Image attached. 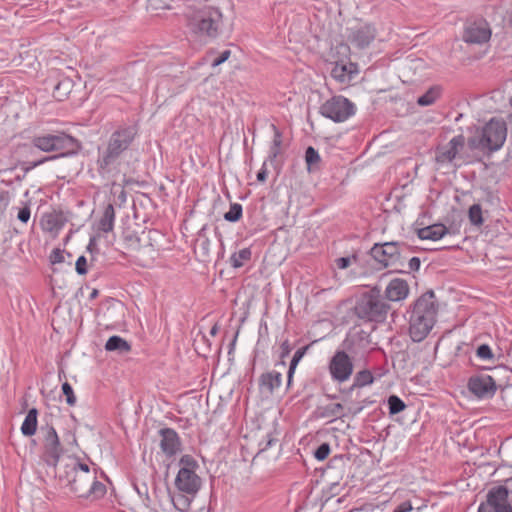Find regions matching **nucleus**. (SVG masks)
<instances>
[{"label":"nucleus","mask_w":512,"mask_h":512,"mask_svg":"<svg viewBox=\"0 0 512 512\" xmlns=\"http://www.w3.org/2000/svg\"><path fill=\"white\" fill-rule=\"evenodd\" d=\"M233 10L231 0H205L187 6L183 17L187 33L199 40L215 39L223 26V17Z\"/></svg>","instance_id":"1"},{"label":"nucleus","mask_w":512,"mask_h":512,"mask_svg":"<svg viewBox=\"0 0 512 512\" xmlns=\"http://www.w3.org/2000/svg\"><path fill=\"white\" fill-rule=\"evenodd\" d=\"M57 477L79 497H102L106 492L103 483L97 480L96 469L81 463L76 457L64 459L57 467Z\"/></svg>","instance_id":"2"},{"label":"nucleus","mask_w":512,"mask_h":512,"mask_svg":"<svg viewBox=\"0 0 512 512\" xmlns=\"http://www.w3.org/2000/svg\"><path fill=\"white\" fill-rule=\"evenodd\" d=\"M438 305L433 291H427L414 304L410 316L409 333L414 342L424 340L433 328Z\"/></svg>","instance_id":"3"},{"label":"nucleus","mask_w":512,"mask_h":512,"mask_svg":"<svg viewBox=\"0 0 512 512\" xmlns=\"http://www.w3.org/2000/svg\"><path fill=\"white\" fill-rule=\"evenodd\" d=\"M135 135L136 130L134 127H125L115 131L109 139L106 150L97 161L99 169L101 171H108L121 153L129 147Z\"/></svg>","instance_id":"4"},{"label":"nucleus","mask_w":512,"mask_h":512,"mask_svg":"<svg viewBox=\"0 0 512 512\" xmlns=\"http://www.w3.org/2000/svg\"><path fill=\"white\" fill-rule=\"evenodd\" d=\"M199 464L190 455H184L179 460V471L175 479L177 490L187 496L194 497L202 486V480L197 473Z\"/></svg>","instance_id":"5"},{"label":"nucleus","mask_w":512,"mask_h":512,"mask_svg":"<svg viewBox=\"0 0 512 512\" xmlns=\"http://www.w3.org/2000/svg\"><path fill=\"white\" fill-rule=\"evenodd\" d=\"M389 308L379 292L372 290L361 297L357 302L355 311L359 318L380 322L385 319Z\"/></svg>","instance_id":"6"},{"label":"nucleus","mask_w":512,"mask_h":512,"mask_svg":"<svg viewBox=\"0 0 512 512\" xmlns=\"http://www.w3.org/2000/svg\"><path fill=\"white\" fill-rule=\"evenodd\" d=\"M355 111V105L343 96H334L320 107V113L334 122L346 121Z\"/></svg>","instance_id":"7"},{"label":"nucleus","mask_w":512,"mask_h":512,"mask_svg":"<svg viewBox=\"0 0 512 512\" xmlns=\"http://www.w3.org/2000/svg\"><path fill=\"white\" fill-rule=\"evenodd\" d=\"M507 136V128L504 122L491 120L482 131V137L476 147L488 149L489 151L499 150Z\"/></svg>","instance_id":"8"},{"label":"nucleus","mask_w":512,"mask_h":512,"mask_svg":"<svg viewBox=\"0 0 512 512\" xmlns=\"http://www.w3.org/2000/svg\"><path fill=\"white\" fill-rule=\"evenodd\" d=\"M406 246L398 242L375 244L371 249V256L383 267H396Z\"/></svg>","instance_id":"9"},{"label":"nucleus","mask_w":512,"mask_h":512,"mask_svg":"<svg viewBox=\"0 0 512 512\" xmlns=\"http://www.w3.org/2000/svg\"><path fill=\"white\" fill-rule=\"evenodd\" d=\"M40 432L43 434L44 460L49 465L57 466L62 448L56 430L47 423L41 426Z\"/></svg>","instance_id":"10"},{"label":"nucleus","mask_w":512,"mask_h":512,"mask_svg":"<svg viewBox=\"0 0 512 512\" xmlns=\"http://www.w3.org/2000/svg\"><path fill=\"white\" fill-rule=\"evenodd\" d=\"M491 28L484 19L467 22L462 38L468 44L481 45L487 43L491 38Z\"/></svg>","instance_id":"11"},{"label":"nucleus","mask_w":512,"mask_h":512,"mask_svg":"<svg viewBox=\"0 0 512 512\" xmlns=\"http://www.w3.org/2000/svg\"><path fill=\"white\" fill-rule=\"evenodd\" d=\"M507 498L508 490L505 487L494 488L489 491L486 502L479 506L478 512H512Z\"/></svg>","instance_id":"12"},{"label":"nucleus","mask_w":512,"mask_h":512,"mask_svg":"<svg viewBox=\"0 0 512 512\" xmlns=\"http://www.w3.org/2000/svg\"><path fill=\"white\" fill-rule=\"evenodd\" d=\"M329 371L333 380L340 383L347 381L353 373V363L349 355L344 351H337L330 360Z\"/></svg>","instance_id":"13"},{"label":"nucleus","mask_w":512,"mask_h":512,"mask_svg":"<svg viewBox=\"0 0 512 512\" xmlns=\"http://www.w3.org/2000/svg\"><path fill=\"white\" fill-rule=\"evenodd\" d=\"M468 388L478 398H491L496 391L494 379L489 375L470 378Z\"/></svg>","instance_id":"14"},{"label":"nucleus","mask_w":512,"mask_h":512,"mask_svg":"<svg viewBox=\"0 0 512 512\" xmlns=\"http://www.w3.org/2000/svg\"><path fill=\"white\" fill-rule=\"evenodd\" d=\"M53 152L62 151L59 156L76 154L81 149L80 142L63 132L52 134Z\"/></svg>","instance_id":"15"},{"label":"nucleus","mask_w":512,"mask_h":512,"mask_svg":"<svg viewBox=\"0 0 512 512\" xmlns=\"http://www.w3.org/2000/svg\"><path fill=\"white\" fill-rule=\"evenodd\" d=\"M465 138L463 135L453 137L446 145L437 149L436 161L439 163H451L460 150L463 149Z\"/></svg>","instance_id":"16"},{"label":"nucleus","mask_w":512,"mask_h":512,"mask_svg":"<svg viewBox=\"0 0 512 512\" xmlns=\"http://www.w3.org/2000/svg\"><path fill=\"white\" fill-rule=\"evenodd\" d=\"M376 37V30L371 25H365L354 29L349 34V41L359 49L367 48Z\"/></svg>","instance_id":"17"},{"label":"nucleus","mask_w":512,"mask_h":512,"mask_svg":"<svg viewBox=\"0 0 512 512\" xmlns=\"http://www.w3.org/2000/svg\"><path fill=\"white\" fill-rule=\"evenodd\" d=\"M160 435V447L162 451L169 456L174 455L180 448L177 433L173 429L165 428L160 430Z\"/></svg>","instance_id":"18"},{"label":"nucleus","mask_w":512,"mask_h":512,"mask_svg":"<svg viewBox=\"0 0 512 512\" xmlns=\"http://www.w3.org/2000/svg\"><path fill=\"white\" fill-rule=\"evenodd\" d=\"M409 286L403 279H393L386 287L385 294L390 301H401L408 296Z\"/></svg>","instance_id":"19"},{"label":"nucleus","mask_w":512,"mask_h":512,"mask_svg":"<svg viewBox=\"0 0 512 512\" xmlns=\"http://www.w3.org/2000/svg\"><path fill=\"white\" fill-rule=\"evenodd\" d=\"M357 73L356 65L353 63H335L331 70V76L339 83H348Z\"/></svg>","instance_id":"20"},{"label":"nucleus","mask_w":512,"mask_h":512,"mask_svg":"<svg viewBox=\"0 0 512 512\" xmlns=\"http://www.w3.org/2000/svg\"><path fill=\"white\" fill-rule=\"evenodd\" d=\"M282 375L277 371H270L264 373L259 378L260 388L267 394H272L273 391L281 384Z\"/></svg>","instance_id":"21"},{"label":"nucleus","mask_w":512,"mask_h":512,"mask_svg":"<svg viewBox=\"0 0 512 512\" xmlns=\"http://www.w3.org/2000/svg\"><path fill=\"white\" fill-rule=\"evenodd\" d=\"M448 233V229L443 224H433L418 230L417 235L422 240L436 241L443 238Z\"/></svg>","instance_id":"22"},{"label":"nucleus","mask_w":512,"mask_h":512,"mask_svg":"<svg viewBox=\"0 0 512 512\" xmlns=\"http://www.w3.org/2000/svg\"><path fill=\"white\" fill-rule=\"evenodd\" d=\"M205 228H202L198 233V238L195 244V251L202 261H207L211 254V242L204 233Z\"/></svg>","instance_id":"23"},{"label":"nucleus","mask_w":512,"mask_h":512,"mask_svg":"<svg viewBox=\"0 0 512 512\" xmlns=\"http://www.w3.org/2000/svg\"><path fill=\"white\" fill-rule=\"evenodd\" d=\"M37 416L38 411L36 408H32L28 411L21 426V432L24 436L31 437L36 433L38 424Z\"/></svg>","instance_id":"24"},{"label":"nucleus","mask_w":512,"mask_h":512,"mask_svg":"<svg viewBox=\"0 0 512 512\" xmlns=\"http://www.w3.org/2000/svg\"><path fill=\"white\" fill-rule=\"evenodd\" d=\"M115 220V210L112 204H108L103 212V215L99 221V230L108 233L113 230Z\"/></svg>","instance_id":"25"},{"label":"nucleus","mask_w":512,"mask_h":512,"mask_svg":"<svg viewBox=\"0 0 512 512\" xmlns=\"http://www.w3.org/2000/svg\"><path fill=\"white\" fill-rule=\"evenodd\" d=\"M105 349L107 351H116L119 354H126L131 350V346L120 336H112L107 340Z\"/></svg>","instance_id":"26"},{"label":"nucleus","mask_w":512,"mask_h":512,"mask_svg":"<svg viewBox=\"0 0 512 512\" xmlns=\"http://www.w3.org/2000/svg\"><path fill=\"white\" fill-rule=\"evenodd\" d=\"M251 255L252 253L250 248H244L233 253L230 257L231 266L234 268L242 267L247 261L251 259Z\"/></svg>","instance_id":"27"},{"label":"nucleus","mask_w":512,"mask_h":512,"mask_svg":"<svg viewBox=\"0 0 512 512\" xmlns=\"http://www.w3.org/2000/svg\"><path fill=\"white\" fill-rule=\"evenodd\" d=\"M440 94L441 89L439 87H431L425 94L418 98L417 103L420 106H430L439 98Z\"/></svg>","instance_id":"28"},{"label":"nucleus","mask_w":512,"mask_h":512,"mask_svg":"<svg viewBox=\"0 0 512 512\" xmlns=\"http://www.w3.org/2000/svg\"><path fill=\"white\" fill-rule=\"evenodd\" d=\"M32 144L43 152H53L52 134L36 136L33 138Z\"/></svg>","instance_id":"29"},{"label":"nucleus","mask_w":512,"mask_h":512,"mask_svg":"<svg viewBox=\"0 0 512 512\" xmlns=\"http://www.w3.org/2000/svg\"><path fill=\"white\" fill-rule=\"evenodd\" d=\"M469 220L473 225L480 226L483 223L482 209L479 204H474L469 208Z\"/></svg>","instance_id":"30"},{"label":"nucleus","mask_w":512,"mask_h":512,"mask_svg":"<svg viewBox=\"0 0 512 512\" xmlns=\"http://www.w3.org/2000/svg\"><path fill=\"white\" fill-rule=\"evenodd\" d=\"M242 216V206L238 203H234L230 206L228 212L224 214V219L229 222H236Z\"/></svg>","instance_id":"31"},{"label":"nucleus","mask_w":512,"mask_h":512,"mask_svg":"<svg viewBox=\"0 0 512 512\" xmlns=\"http://www.w3.org/2000/svg\"><path fill=\"white\" fill-rule=\"evenodd\" d=\"M373 382V376L370 371L362 370L358 372L354 379V386H365Z\"/></svg>","instance_id":"32"},{"label":"nucleus","mask_w":512,"mask_h":512,"mask_svg":"<svg viewBox=\"0 0 512 512\" xmlns=\"http://www.w3.org/2000/svg\"><path fill=\"white\" fill-rule=\"evenodd\" d=\"M388 406L390 414H398L406 407L404 402L395 395H392L388 398Z\"/></svg>","instance_id":"33"},{"label":"nucleus","mask_w":512,"mask_h":512,"mask_svg":"<svg viewBox=\"0 0 512 512\" xmlns=\"http://www.w3.org/2000/svg\"><path fill=\"white\" fill-rule=\"evenodd\" d=\"M325 415L330 417L341 418L346 414L344 413V407L340 403H332L325 408Z\"/></svg>","instance_id":"34"},{"label":"nucleus","mask_w":512,"mask_h":512,"mask_svg":"<svg viewBox=\"0 0 512 512\" xmlns=\"http://www.w3.org/2000/svg\"><path fill=\"white\" fill-rule=\"evenodd\" d=\"M70 87L69 81H61L55 86L54 96L58 100H63L68 95V89Z\"/></svg>","instance_id":"35"},{"label":"nucleus","mask_w":512,"mask_h":512,"mask_svg":"<svg viewBox=\"0 0 512 512\" xmlns=\"http://www.w3.org/2000/svg\"><path fill=\"white\" fill-rule=\"evenodd\" d=\"M272 129L274 131V139H273V146L271 147V156L273 158H275L279 153V149H280L282 140H281V133L276 128L275 125H272Z\"/></svg>","instance_id":"36"},{"label":"nucleus","mask_w":512,"mask_h":512,"mask_svg":"<svg viewBox=\"0 0 512 512\" xmlns=\"http://www.w3.org/2000/svg\"><path fill=\"white\" fill-rule=\"evenodd\" d=\"M305 350H306V348H300L295 352V354L291 360L289 371H288V381L289 382L291 380V377H292L295 367L297 366L298 362L301 360V358L305 354Z\"/></svg>","instance_id":"37"},{"label":"nucleus","mask_w":512,"mask_h":512,"mask_svg":"<svg viewBox=\"0 0 512 512\" xmlns=\"http://www.w3.org/2000/svg\"><path fill=\"white\" fill-rule=\"evenodd\" d=\"M62 392L66 396V402L70 406H74L76 403V397L74 395L73 389L68 382L62 384Z\"/></svg>","instance_id":"38"},{"label":"nucleus","mask_w":512,"mask_h":512,"mask_svg":"<svg viewBox=\"0 0 512 512\" xmlns=\"http://www.w3.org/2000/svg\"><path fill=\"white\" fill-rule=\"evenodd\" d=\"M305 159L308 166L317 163L320 160L318 152L313 147H308L305 152Z\"/></svg>","instance_id":"39"},{"label":"nucleus","mask_w":512,"mask_h":512,"mask_svg":"<svg viewBox=\"0 0 512 512\" xmlns=\"http://www.w3.org/2000/svg\"><path fill=\"white\" fill-rule=\"evenodd\" d=\"M172 0H149V4L154 10L171 9Z\"/></svg>","instance_id":"40"},{"label":"nucleus","mask_w":512,"mask_h":512,"mask_svg":"<svg viewBox=\"0 0 512 512\" xmlns=\"http://www.w3.org/2000/svg\"><path fill=\"white\" fill-rule=\"evenodd\" d=\"M476 354L479 358L484 359V360H489L493 357L491 348L486 344L480 345L477 348Z\"/></svg>","instance_id":"41"},{"label":"nucleus","mask_w":512,"mask_h":512,"mask_svg":"<svg viewBox=\"0 0 512 512\" xmlns=\"http://www.w3.org/2000/svg\"><path fill=\"white\" fill-rule=\"evenodd\" d=\"M330 453V447L327 443L321 444L315 451L314 456L318 460H324Z\"/></svg>","instance_id":"42"},{"label":"nucleus","mask_w":512,"mask_h":512,"mask_svg":"<svg viewBox=\"0 0 512 512\" xmlns=\"http://www.w3.org/2000/svg\"><path fill=\"white\" fill-rule=\"evenodd\" d=\"M59 156H50V157H44L42 158L41 160H38V161H33V162H30L26 167H24V171L27 173L29 171H31L32 169L36 168L37 166L47 162V161H50V160H53V159H56L58 158Z\"/></svg>","instance_id":"43"},{"label":"nucleus","mask_w":512,"mask_h":512,"mask_svg":"<svg viewBox=\"0 0 512 512\" xmlns=\"http://www.w3.org/2000/svg\"><path fill=\"white\" fill-rule=\"evenodd\" d=\"M500 452L505 455L507 461L512 466V441L502 444L500 446Z\"/></svg>","instance_id":"44"},{"label":"nucleus","mask_w":512,"mask_h":512,"mask_svg":"<svg viewBox=\"0 0 512 512\" xmlns=\"http://www.w3.org/2000/svg\"><path fill=\"white\" fill-rule=\"evenodd\" d=\"M76 271L80 275L87 273V260L84 256H80L76 261Z\"/></svg>","instance_id":"45"},{"label":"nucleus","mask_w":512,"mask_h":512,"mask_svg":"<svg viewBox=\"0 0 512 512\" xmlns=\"http://www.w3.org/2000/svg\"><path fill=\"white\" fill-rule=\"evenodd\" d=\"M356 260V257L353 256V257H340L338 259H336V266L339 268V269H346L350 266L351 262L352 261H355Z\"/></svg>","instance_id":"46"},{"label":"nucleus","mask_w":512,"mask_h":512,"mask_svg":"<svg viewBox=\"0 0 512 512\" xmlns=\"http://www.w3.org/2000/svg\"><path fill=\"white\" fill-rule=\"evenodd\" d=\"M230 55H231L230 50H225V51L221 52L220 55L212 61V66L217 67V66L221 65L222 63H224L225 61H227L229 59Z\"/></svg>","instance_id":"47"},{"label":"nucleus","mask_w":512,"mask_h":512,"mask_svg":"<svg viewBox=\"0 0 512 512\" xmlns=\"http://www.w3.org/2000/svg\"><path fill=\"white\" fill-rule=\"evenodd\" d=\"M30 214V208L26 206L19 210L17 217L21 222L27 223L30 219Z\"/></svg>","instance_id":"48"},{"label":"nucleus","mask_w":512,"mask_h":512,"mask_svg":"<svg viewBox=\"0 0 512 512\" xmlns=\"http://www.w3.org/2000/svg\"><path fill=\"white\" fill-rule=\"evenodd\" d=\"M51 262L53 264L55 263H61L64 260L63 254L59 249H56L52 252L50 256Z\"/></svg>","instance_id":"49"},{"label":"nucleus","mask_w":512,"mask_h":512,"mask_svg":"<svg viewBox=\"0 0 512 512\" xmlns=\"http://www.w3.org/2000/svg\"><path fill=\"white\" fill-rule=\"evenodd\" d=\"M411 511H412L411 503L408 501H405V502H402L399 506H397L393 512H411Z\"/></svg>","instance_id":"50"},{"label":"nucleus","mask_w":512,"mask_h":512,"mask_svg":"<svg viewBox=\"0 0 512 512\" xmlns=\"http://www.w3.org/2000/svg\"><path fill=\"white\" fill-rule=\"evenodd\" d=\"M408 266L410 270L417 271L420 267V259L418 257L411 258L409 260Z\"/></svg>","instance_id":"51"},{"label":"nucleus","mask_w":512,"mask_h":512,"mask_svg":"<svg viewBox=\"0 0 512 512\" xmlns=\"http://www.w3.org/2000/svg\"><path fill=\"white\" fill-rule=\"evenodd\" d=\"M9 201V193L7 191H0V202L3 203L4 206H7Z\"/></svg>","instance_id":"52"},{"label":"nucleus","mask_w":512,"mask_h":512,"mask_svg":"<svg viewBox=\"0 0 512 512\" xmlns=\"http://www.w3.org/2000/svg\"><path fill=\"white\" fill-rule=\"evenodd\" d=\"M267 178V171L265 169V167L263 166L262 169L257 173V180L258 181H265Z\"/></svg>","instance_id":"53"},{"label":"nucleus","mask_w":512,"mask_h":512,"mask_svg":"<svg viewBox=\"0 0 512 512\" xmlns=\"http://www.w3.org/2000/svg\"><path fill=\"white\" fill-rule=\"evenodd\" d=\"M410 64H411V67H413V68H419L422 66L423 62L420 59H416V60H412L410 62Z\"/></svg>","instance_id":"54"},{"label":"nucleus","mask_w":512,"mask_h":512,"mask_svg":"<svg viewBox=\"0 0 512 512\" xmlns=\"http://www.w3.org/2000/svg\"><path fill=\"white\" fill-rule=\"evenodd\" d=\"M95 245V238H92L89 242L88 249L92 250L93 246Z\"/></svg>","instance_id":"55"},{"label":"nucleus","mask_w":512,"mask_h":512,"mask_svg":"<svg viewBox=\"0 0 512 512\" xmlns=\"http://www.w3.org/2000/svg\"><path fill=\"white\" fill-rule=\"evenodd\" d=\"M217 330H218L217 326H213V327H212V329H211V331H210V333H211L212 335H215V334L217 333Z\"/></svg>","instance_id":"56"},{"label":"nucleus","mask_w":512,"mask_h":512,"mask_svg":"<svg viewBox=\"0 0 512 512\" xmlns=\"http://www.w3.org/2000/svg\"><path fill=\"white\" fill-rule=\"evenodd\" d=\"M98 294V291L97 290H93V292L91 293V297L94 298L96 297Z\"/></svg>","instance_id":"57"},{"label":"nucleus","mask_w":512,"mask_h":512,"mask_svg":"<svg viewBox=\"0 0 512 512\" xmlns=\"http://www.w3.org/2000/svg\"><path fill=\"white\" fill-rule=\"evenodd\" d=\"M361 409H362V408H358L357 410L353 411L352 413H353V414H355V413H357V412L361 411Z\"/></svg>","instance_id":"58"},{"label":"nucleus","mask_w":512,"mask_h":512,"mask_svg":"<svg viewBox=\"0 0 512 512\" xmlns=\"http://www.w3.org/2000/svg\"><path fill=\"white\" fill-rule=\"evenodd\" d=\"M272 444V440L270 439L268 442H267V446H270Z\"/></svg>","instance_id":"59"}]
</instances>
